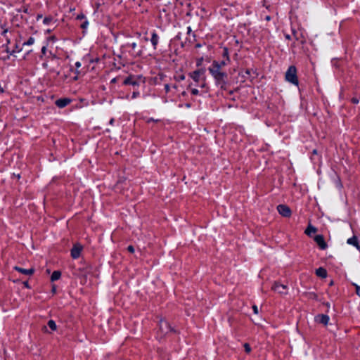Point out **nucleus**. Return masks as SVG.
<instances>
[{
    "label": "nucleus",
    "mask_w": 360,
    "mask_h": 360,
    "mask_svg": "<svg viewBox=\"0 0 360 360\" xmlns=\"http://www.w3.org/2000/svg\"><path fill=\"white\" fill-rule=\"evenodd\" d=\"M87 25H88V22H84V23L82 25V27L85 28V27L87 26Z\"/></svg>",
    "instance_id": "nucleus-36"
},
{
    "label": "nucleus",
    "mask_w": 360,
    "mask_h": 360,
    "mask_svg": "<svg viewBox=\"0 0 360 360\" xmlns=\"http://www.w3.org/2000/svg\"><path fill=\"white\" fill-rule=\"evenodd\" d=\"M82 246L79 244H75L71 250V256L74 259H77L80 256Z\"/></svg>",
    "instance_id": "nucleus-6"
},
{
    "label": "nucleus",
    "mask_w": 360,
    "mask_h": 360,
    "mask_svg": "<svg viewBox=\"0 0 360 360\" xmlns=\"http://www.w3.org/2000/svg\"><path fill=\"white\" fill-rule=\"evenodd\" d=\"M228 62L229 61H227L226 60H224L221 62L217 61V65H219V68L223 70V68L226 65Z\"/></svg>",
    "instance_id": "nucleus-20"
},
{
    "label": "nucleus",
    "mask_w": 360,
    "mask_h": 360,
    "mask_svg": "<svg viewBox=\"0 0 360 360\" xmlns=\"http://www.w3.org/2000/svg\"><path fill=\"white\" fill-rule=\"evenodd\" d=\"M198 92H199V91H198V90L197 89H191V93H192V94H193V95H197V94H198Z\"/></svg>",
    "instance_id": "nucleus-26"
},
{
    "label": "nucleus",
    "mask_w": 360,
    "mask_h": 360,
    "mask_svg": "<svg viewBox=\"0 0 360 360\" xmlns=\"http://www.w3.org/2000/svg\"><path fill=\"white\" fill-rule=\"evenodd\" d=\"M171 327L169 323L165 320H161L160 322V330L163 334H167L169 331H170Z\"/></svg>",
    "instance_id": "nucleus-7"
},
{
    "label": "nucleus",
    "mask_w": 360,
    "mask_h": 360,
    "mask_svg": "<svg viewBox=\"0 0 360 360\" xmlns=\"http://www.w3.org/2000/svg\"><path fill=\"white\" fill-rule=\"evenodd\" d=\"M75 66H76L77 68H80L81 67V63L79 62V61L76 62L75 63Z\"/></svg>",
    "instance_id": "nucleus-31"
},
{
    "label": "nucleus",
    "mask_w": 360,
    "mask_h": 360,
    "mask_svg": "<svg viewBox=\"0 0 360 360\" xmlns=\"http://www.w3.org/2000/svg\"><path fill=\"white\" fill-rule=\"evenodd\" d=\"M266 20H270V17H269V16H266Z\"/></svg>",
    "instance_id": "nucleus-41"
},
{
    "label": "nucleus",
    "mask_w": 360,
    "mask_h": 360,
    "mask_svg": "<svg viewBox=\"0 0 360 360\" xmlns=\"http://www.w3.org/2000/svg\"><path fill=\"white\" fill-rule=\"evenodd\" d=\"M165 89L166 92H168L169 91V89H170L169 84H165Z\"/></svg>",
    "instance_id": "nucleus-30"
},
{
    "label": "nucleus",
    "mask_w": 360,
    "mask_h": 360,
    "mask_svg": "<svg viewBox=\"0 0 360 360\" xmlns=\"http://www.w3.org/2000/svg\"><path fill=\"white\" fill-rule=\"evenodd\" d=\"M7 32V30H5L3 32V34H4L6 32Z\"/></svg>",
    "instance_id": "nucleus-45"
},
{
    "label": "nucleus",
    "mask_w": 360,
    "mask_h": 360,
    "mask_svg": "<svg viewBox=\"0 0 360 360\" xmlns=\"http://www.w3.org/2000/svg\"><path fill=\"white\" fill-rule=\"evenodd\" d=\"M205 73L204 69H199L189 73V76L196 82L200 81V77Z\"/></svg>",
    "instance_id": "nucleus-5"
},
{
    "label": "nucleus",
    "mask_w": 360,
    "mask_h": 360,
    "mask_svg": "<svg viewBox=\"0 0 360 360\" xmlns=\"http://www.w3.org/2000/svg\"><path fill=\"white\" fill-rule=\"evenodd\" d=\"M61 276V274L60 271H55L53 272L52 275H51V279L52 281H57L60 278Z\"/></svg>",
    "instance_id": "nucleus-16"
},
{
    "label": "nucleus",
    "mask_w": 360,
    "mask_h": 360,
    "mask_svg": "<svg viewBox=\"0 0 360 360\" xmlns=\"http://www.w3.org/2000/svg\"><path fill=\"white\" fill-rule=\"evenodd\" d=\"M75 72H76L77 75L74 77V80H77L78 75L79 74V71L77 70Z\"/></svg>",
    "instance_id": "nucleus-32"
},
{
    "label": "nucleus",
    "mask_w": 360,
    "mask_h": 360,
    "mask_svg": "<svg viewBox=\"0 0 360 360\" xmlns=\"http://www.w3.org/2000/svg\"><path fill=\"white\" fill-rule=\"evenodd\" d=\"M252 309H253V311L255 314H258V308L256 305H254L252 307Z\"/></svg>",
    "instance_id": "nucleus-27"
},
{
    "label": "nucleus",
    "mask_w": 360,
    "mask_h": 360,
    "mask_svg": "<svg viewBox=\"0 0 360 360\" xmlns=\"http://www.w3.org/2000/svg\"><path fill=\"white\" fill-rule=\"evenodd\" d=\"M131 47L133 49H135L136 48V43L133 42V43L131 44Z\"/></svg>",
    "instance_id": "nucleus-34"
},
{
    "label": "nucleus",
    "mask_w": 360,
    "mask_h": 360,
    "mask_svg": "<svg viewBox=\"0 0 360 360\" xmlns=\"http://www.w3.org/2000/svg\"><path fill=\"white\" fill-rule=\"evenodd\" d=\"M271 288L273 290L280 294H285L287 292V286L278 283H275Z\"/></svg>",
    "instance_id": "nucleus-4"
},
{
    "label": "nucleus",
    "mask_w": 360,
    "mask_h": 360,
    "mask_svg": "<svg viewBox=\"0 0 360 360\" xmlns=\"http://www.w3.org/2000/svg\"><path fill=\"white\" fill-rule=\"evenodd\" d=\"M222 55L224 57L226 58V60L227 61H229V52H228V49L226 48L224 49Z\"/></svg>",
    "instance_id": "nucleus-22"
},
{
    "label": "nucleus",
    "mask_w": 360,
    "mask_h": 360,
    "mask_svg": "<svg viewBox=\"0 0 360 360\" xmlns=\"http://www.w3.org/2000/svg\"><path fill=\"white\" fill-rule=\"evenodd\" d=\"M39 18H42V15H39L37 16V20H39Z\"/></svg>",
    "instance_id": "nucleus-39"
},
{
    "label": "nucleus",
    "mask_w": 360,
    "mask_h": 360,
    "mask_svg": "<svg viewBox=\"0 0 360 360\" xmlns=\"http://www.w3.org/2000/svg\"><path fill=\"white\" fill-rule=\"evenodd\" d=\"M356 287V292L360 297V286L355 285Z\"/></svg>",
    "instance_id": "nucleus-24"
},
{
    "label": "nucleus",
    "mask_w": 360,
    "mask_h": 360,
    "mask_svg": "<svg viewBox=\"0 0 360 360\" xmlns=\"http://www.w3.org/2000/svg\"><path fill=\"white\" fill-rule=\"evenodd\" d=\"M316 320L318 322L326 326L328 323L329 317H328V316L325 315V314H320L316 317Z\"/></svg>",
    "instance_id": "nucleus-10"
},
{
    "label": "nucleus",
    "mask_w": 360,
    "mask_h": 360,
    "mask_svg": "<svg viewBox=\"0 0 360 360\" xmlns=\"http://www.w3.org/2000/svg\"><path fill=\"white\" fill-rule=\"evenodd\" d=\"M34 42V39L33 37H30L27 41H25L23 45L30 46L32 45Z\"/></svg>",
    "instance_id": "nucleus-21"
},
{
    "label": "nucleus",
    "mask_w": 360,
    "mask_h": 360,
    "mask_svg": "<svg viewBox=\"0 0 360 360\" xmlns=\"http://www.w3.org/2000/svg\"><path fill=\"white\" fill-rule=\"evenodd\" d=\"M293 82H294V84L297 85L298 82H297V78H296V77H295V75H294V80H293Z\"/></svg>",
    "instance_id": "nucleus-35"
},
{
    "label": "nucleus",
    "mask_w": 360,
    "mask_h": 360,
    "mask_svg": "<svg viewBox=\"0 0 360 360\" xmlns=\"http://www.w3.org/2000/svg\"><path fill=\"white\" fill-rule=\"evenodd\" d=\"M190 106H191L190 104H188V103L186 104L187 108H189Z\"/></svg>",
    "instance_id": "nucleus-44"
},
{
    "label": "nucleus",
    "mask_w": 360,
    "mask_h": 360,
    "mask_svg": "<svg viewBox=\"0 0 360 360\" xmlns=\"http://www.w3.org/2000/svg\"><path fill=\"white\" fill-rule=\"evenodd\" d=\"M48 326L52 330H56L57 329L56 323L53 320H49L48 321Z\"/></svg>",
    "instance_id": "nucleus-18"
},
{
    "label": "nucleus",
    "mask_w": 360,
    "mask_h": 360,
    "mask_svg": "<svg viewBox=\"0 0 360 360\" xmlns=\"http://www.w3.org/2000/svg\"><path fill=\"white\" fill-rule=\"evenodd\" d=\"M25 285L27 288H29V285H28L27 282H25Z\"/></svg>",
    "instance_id": "nucleus-40"
},
{
    "label": "nucleus",
    "mask_w": 360,
    "mask_h": 360,
    "mask_svg": "<svg viewBox=\"0 0 360 360\" xmlns=\"http://www.w3.org/2000/svg\"><path fill=\"white\" fill-rule=\"evenodd\" d=\"M317 231V229L316 228H315L314 226H311V225H309L307 229L305 230V233L307 235V236H311V233H314Z\"/></svg>",
    "instance_id": "nucleus-15"
},
{
    "label": "nucleus",
    "mask_w": 360,
    "mask_h": 360,
    "mask_svg": "<svg viewBox=\"0 0 360 360\" xmlns=\"http://www.w3.org/2000/svg\"><path fill=\"white\" fill-rule=\"evenodd\" d=\"M286 37H287V39H290V36L289 35H287Z\"/></svg>",
    "instance_id": "nucleus-46"
},
{
    "label": "nucleus",
    "mask_w": 360,
    "mask_h": 360,
    "mask_svg": "<svg viewBox=\"0 0 360 360\" xmlns=\"http://www.w3.org/2000/svg\"><path fill=\"white\" fill-rule=\"evenodd\" d=\"M178 79H179V81L184 80L185 76L184 75H181L179 77Z\"/></svg>",
    "instance_id": "nucleus-29"
},
{
    "label": "nucleus",
    "mask_w": 360,
    "mask_h": 360,
    "mask_svg": "<svg viewBox=\"0 0 360 360\" xmlns=\"http://www.w3.org/2000/svg\"><path fill=\"white\" fill-rule=\"evenodd\" d=\"M277 210L278 213L284 217H290L292 213L290 208L284 204L278 205L277 206Z\"/></svg>",
    "instance_id": "nucleus-2"
},
{
    "label": "nucleus",
    "mask_w": 360,
    "mask_h": 360,
    "mask_svg": "<svg viewBox=\"0 0 360 360\" xmlns=\"http://www.w3.org/2000/svg\"><path fill=\"white\" fill-rule=\"evenodd\" d=\"M316 274L321 278H326L327 276V271L324 268L320 267L316 270Z\"/></svg>",
    "instance_id": "nucleus-12"
},
{
    "label": "nucleus",
    "mask_w": 360,
    "mask_h": 360,
    "mask_svg": "<svg viewBox=\"0 0 360 360\" xmlns=\"http://www.w3.org/2000/svg\"><path fill=\"white\" fill-rule=\"evenodd\" d=\"M55 290H56V288H55V287H53V291H54V292H55Z\"/></svg>",
    "instance_id": "nucleus-47"
},
{
    "label": "nucleus",
    "mask_w": 360,
    "mask_h": 360,
    "mask_svg": "<svg viewBox=\"0 0 360 360\" xmlns=\"http://www.w3.org/2000/svg\"><path fill=\"white\" fill-rule=\"evenodd\" d=\"M347 243L349 244H351V245H353L354 246H356V248L358 247L359 244H358V240H357V238L354 236L352 238H350L347 240Z\"/></svg>",
    "instance_id": "nucleus-17"
},
{
    "label": "nucleus",
    "mask_w": 360,
    "mask_h": 360,
    "mask_svg": "<svg viewBox=\"0 0 360 360\" xmlns=\"http://www.w3.org/2000/svg\"><path fill=\"white\" fill-rule=\"evenodd\" d=\"M352 103H359V100H358L357 98H353L352 99Z\"/></svg>",
    "instance_id": "nucleus-33"
},
{
    "label": "nucleus",
    "mask_w": 360,
    "mask_h": 360,
    "mask_svg": "<svg viewBox=\"0 0 360 360\" xmlns=\"http://www.w3.org/2000/svg\"><path fill=\"white\" fill-rule=\"evenodd\" d=\"M139 95V93L138 91H134L132 94V98H136Z\"/></svg>",
    "instance_id": "nucleus-28"
},
{
    "label": "nucleus",
    "mask_w": 360,
    "mask_h": 360,
    "mask_svg": "<svg viewBox=\"0 0 360 360\" xmlns=\"http://www.w3.org/2000/svg\"><path fill=\"white\" fill-rule=\"evenodd\" d=\"M127 250L129 252H130L131 253H133L134 252V248L132 245L128 246Z\"/></svg>",
    "instance_id": "nucleus-25"
},
{
    "label": "nucleus",
    "mask_w": 360,
    "mask_h": 360,
    "mask_svg": "<svg viewBox=\"0 0 360 360\" xmlns=\"http://www.w3.org/2000/svg\"><path fill=\"white\" fill-rule=\"evenodd\" d=\"M208 70L215 81V84L223 88L226 84L228 77L227 73L222 69L219 68L217 61L214 60L208 68Z\"/></svg>",
    "instance_id": "nucleus-1"
},
{
    "label": "nucleus",
    "mask_w": 360,
    "mask_h": 360,
    "mask_svg": "<svg viewBox=\"0 0 360 360\" xmlns=\"http://www.w3.org/2000/svg\"><path fill=\"white\" fill-rule=\"evenodd\" d=\"M292 66H290L288 68V71L286 72V74H285L286 80L290 83H292Z\"/></svg>",
    "instance_id": "nucleus-14"
},
{
    "label": "nucleus",
    "mask_w": 360,
    "mask_h": 360,
    "mask_svg": "<svg viewBox=\"0 0 360 360\" xmlns=\"http://www.w3.org/2000/svg\"><path fill=\"white\" fill-rule=\"evenodd\" d=\"M187 30H188V34H190L191 32V28L190 27H188L187 28Z\"/></svg>",
    "instance_id": "nucleus-37"
},
{
    "label": "nucleus",
    "mask_w": 360,
    "mask_h": 360,
    "mask_svg": "<svg viewBox=\"0 0 360 360\" xmlns=\"http://www.w3.org/2000/svg\"><path fill=\"white\" fill-rule=\"evenodd\" d=\"M314 240L321 249L324 250L327 248V244L324 240L323 236L317 235L314 237Z\"/></svg>",
    "instance_id": "nucleus-8"
},
{
    "label": "nucleus",
    "mask_w": 360,
    "mask_h": 360,
    "mask_svg": "<svg viewBox=\"0 0 360 360\" xmlns=\"http://www.w3.org/2000/svg\"><path fill=\"white\" fill-rule=\"evenodd\" d=\"M45 50H46V48L45 47H43L42 48V52L44 53L45 52Z\"/></svg>",
    "instance_id": "nucleus-42"
},
{
    "label": "nucleus",
    "mask_w": 360,
    "mask_h": 360,
    "mask_svg": "<svg viewBox=\"0 0 360 360\" xmlns=\"http://www.w3.org/2000/svg\"><path fill=\"white\" fill-rule=\"evenodd\" d=\"M158 41H159V37H158V34L155 32H153L152 34L150 41H151L155 49H156V46L158 44Z\"/></svg>",
    "instance_id": "nucleus-13"
},
{
    "label": "nucleus",
    "mask_w": 360,
    "mask_h": 360,
    "mask_svg": "<svg viewBox=\"0 0 360 360\" xmlns=\"http://www.w3.org/2000/svg\"><path fill=\"white\" fill-rule=\"evenodd\" d=\"M140 82H143L141 77H135L134 76H129L124 80V84L137 86Z\"/></svg>",
    "instance_id": "nucleus-3"
},
{
    "label": "nucleus",
    "mask_w": 360,
    "mask_h": 360,
    "mask_svg": "<svg viewBox=\"0 0 360 360\" xmlns=\"http://www.w3.org/2000/svg\"><path fill=\"white\" fill-rule=\"evenodd\" d=\"M244 348H245V350L247 353H250V351H251V347L250 346V345L248 343H245L244 344Z\"/></svg>",
    "instance_id": "nucleus-23"
},
{
    "label": "nucleus",
    "mask_w": 360,
    "mask_h": 360,
    "mask_svg": "<svg viewBox=\"0 0 360 360\" xmlns=\"http://www.w3.org/2000/svg\"><path fill=\"white\" fill-rule=\"evenodd\" d=\"M113 122H114V119H113V118H112V119L110 120V124H113Z\"/></svg>",
    "instance_id": "nucleus-38"
},
{
    "label": "nucleus",
    "mask_w": 360,
    "mask_h": 360,
    "mask_svg": "<svg viewBox=\"0 0 360 360\" xmlns=\"http://www.w3.org/2000/svg\"><path fill=\"white\" fill-rule=\"evenodd\" d=\"M53 18L51 16L46 17L43 19V23L44 25H49L52 21Z\"/></svg>",
    "instance_id": "nucleus-19"
},
{
    "label": "nucleus",
    "mask_w": 360,
    "mask_h": 360,
    "mask_svg": "<svg viewBox=\"0 0 360 360\" xmlns=\"http://www.w3.org/2000/svg\"><path fill=\"white\" fill-rule=\"evenodd\" d=\"M70 103V100L65 98L56 100L55 103L58 108H62L67 106Z\"/></svg>",
    "instance_id": "nucleus-9"
},
{
    "label": "nucleus",
    "mask_w": 360,
    "mask_h": 360,
    "mask_svg": "<svg viewBox=\"0 0 360 360\" xmlns=\"http://www.w3.org/2000/svg\"><path fill=\"white\" fill-rule=\"evenodd\" d=\"M316 153H317L316 150H313V154H316Z\"/></svg>",
    "instance_id": "nucleus-43"
},
{
    "label": "nucleus",
    "mask_w": 360,
    "mask_h": 360,
    "mask_svg": "<svg viewBox=\"0 0 360 360\" xmlns=\"http://www.w3.org/2000/svg\"><path fill=\"white\" fill-rule=\"evenodd\" d=\"M14 269L25 275H32L34 271V269L33 268L27 269L18 266H15Z\"/></svg>",
    "instance_id": "nucleus-11"
}]
</instances>
